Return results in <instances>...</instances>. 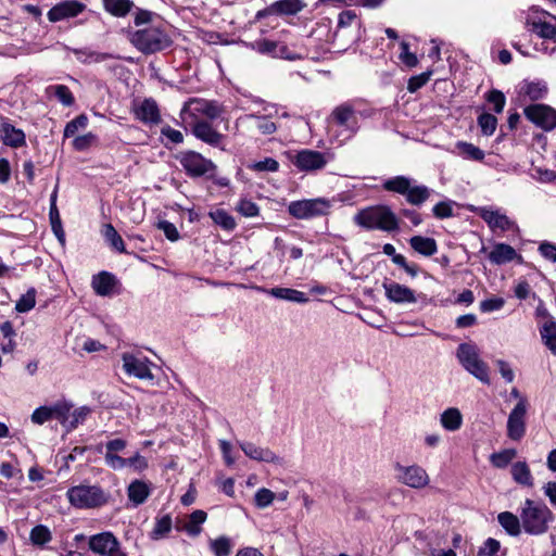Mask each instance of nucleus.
<instances>
[{
    "label": "nucleus",
    "mask_w": 556,
    "mask_h": 556,
    "mask_svg": "<svg viewBox=\"0 0 556 556\" xmlns=\"http://www.w3.org/2000/svg\"><path fill=\"white\" fill-rule=\"evenodd\" d=\"M354 222L365 229L386 232L396 231L400 224L397 216L388 205L365 207L354 216Z\"/></svg>",
    "instance_id": "nucleus-1"
},
{
    "label": "nucleus",
    "mask_w": 556,
    "mask_h": 556,
    "mask_svg": "<svg viewBox=\"0 0 556 556\" xmlns=\"http://www.w3.org/2000/svg\"><path fill=\"white\" fill-rule=\"evenodd\" d=\"M520 520L525 532L540 535L547 531L553 513L545 504L527 498L520 509Z\"/></svg>",
    "instance_id": "nucleus-2"
},
{
    "label": "nucleus",
    "mask_w": 556,
    "mask_h": 556,
    "mask_svg": "<svg viewBox=\"0 0 556 556\" xmlns=\"http://www.w3.org/2000/svg\"><path fill=\"white\" fill-rule=\"evenodd\" d=\"M222 113L223 108L217 102L202 98H191L182 105L180 119L184 125L200 121H213Z\"/></svg>",
    "instance_id": "nucleus-3"
},
{
    "label": "nucleus",
    "mask_w": 556,
    "mask_h": 556,
    "mask_svg": "<svg viewBox=\"0 0 556 556\" xmlns=\"http://www.w3.org/2000/svg\"><path fill=\"white\" fill-rule=\"evenodd\" d=\"M66 495L70 503L77 508H94L106 502L104 492L97 485H76Z\"/></svg>",
    "instance_id": "nucleus-4"
},
{
    "label": "nucleus",
    "mask_w": 556,
    "mask_h": 556,
    "mask_svg": "<svg viewBox=\"0 0 556 556\" xmlns=\"http://www.w3.org/2000/svg\"><path fill=\"white\" fill-rule=\"evenodd\" d=\"M131 42L144 53L161 51L170 45L169 37L157 27H148L136 31Z\"/></svg>",
    "instance_id": "nucleus-5"
},
{
    "label": "nucleus",
    "mask_w": 556,
    "mask_h": 556,
    "mask_svg": "<svg viewBox=\"0 0 556 556\" xmlns=\"http://www.w3.org/2000/svg\"><path fill=\"white\" fill-rule=\"evenodd\" d=\"M332 203L326 198H316L308 200L293 201L288 206L291 216L298 219H309L327 215L330 212Z\"/></svg>",
    "instance_id": "nucleus-6"
},
{
    "label": "nucleus",
    "mask_w": 556,
    "mask_h": 556,
    "mask_svg": "<svg viewBox=\"0 0 556 556\" xmlns=\"http://www.w3.org/2000/svg\"><path fill=\"white\" fill-rule=\"evenodd\" d=\"M395 479L399 483L410 489L422 490L430 485L431 479L428 471L418 464L394 466Z\"/></svg>",
    "instance_id": "nucleus-7"
},
{
    "label": "nucleus",
    "mask_w": 556,
    "mask_h": 556,
    "mask_svg": "<svg viewBox=\"0 0 556 556\" xmlns=\"http://www.w3.org/2000/svg\"><path fill=\"white\" fill-rule=\"evenodd\" d=\"M457 358L466 370L484 383H489L486 364L480 359L478 349L468 343H463L457 349Z\"/></svg>",
    "instance_id": "nucleus-8"
},
{
    "label": "nucleus",
    "mask_w": 556,
    "mask_h": 556,
    "mask_svg": "<svg viewBox=\"0 0 556 556\" xmlns=\"http://www.w3.org/2000/svg\"><path fill=\"white\" fill-rule=\"evenodd\" d=\"M73 404L66 400L56 401L52 405H43L36 408L30 419L35 425H43L45 422L56 419L62 426H67L68 413Z\"/></svg>",
    "instance_id": "nucleus-9"
},
{
    "label": "nucleus",
    "mask_w": 556,
    "mask_h": 556,
    "mask_svg": "<svg viewBox=\"0 0 556 556\" xmlns=\"http://www.w3.org/2000/svg\"><path fill=\"white\" fill-rule=\"evenodd\" d=\"M89 548L101 556H127L112 532H102L89 538Z\"/></svg>",
    "instance_id": "nucleus-10"
},
{
    "label": "nucleus",
    "mask_w": 556,
    "mask_h": 556,
    "mask_svg": "<svg viewBox=\"0 0 556 556\" xmlns=\"http://www.w3.org/2000/svg\"><path fill=\"white\" fill-rule=\"evenodd\" d=\"M177 160L187 174L192 177L205 175L215 168L212 161L203 157L200 153L194 151L181 152L177 155Z\"/></svg>",
    "instance_id": "nucleus-11"
},
{
    "label": "nucleus",
    "mask_w": 556,
    "mask_h": 556,
    "mask_svg": "<svg viewBox=\"0 0 556 556\" xmlns=\"http://www.w3.org/2000/svg\"><path fill=\"white\" fill-rule=\"evenodd\" d=\"M527 409V399L520 397L508 416L507 435L514 441H519L525 435Z\"/></svg>",
    "instance_id": "nucleus-12"
},
{
    "label": "nucleus",
    "mask_w": 556,
    "mask_h": 556,
    "mask_svg": "<svg viewBox=\"0 0 556 556\" xmlns=\"http://www.w3.org/2000/svg\"><path fill=\"white\" fill-rule=\"evenodd\" d=\"M123 369L128 376L136 377L140 380H153L154 376L151 371V363L147 357L138 356L132 353H124L122 355Z\"/></svg>",
    "instance_id": "nucleus-13"
},
{
    "label": "nucleus",
    "mask_w": 556,
    "mask_h": 556,
    "mask_svg": "<svg viewBox=\"0 0 556 556\" xmlns=\"http://www.w3.org/2000/svg\"><path fill=\"white\" fill-rule=\"evenodd\" d=\"M384 295L388 301L394 304H416L418 295L405 285L386 279L382 283Z\"/></svg>",
    "instance_id": "nucleus-14"
},
{
    "label": "nucleus",
    "mask_w": 556,
    "mask_h": 556,
    "mask_svg": "<svg viewBox=\"0 0 556 556\" xmlns=\"http://www.w3.org/2000/svg\"><path fill=\"white\" fill-rule=\"evenodd\" d=\"M526 117L536 126L551 130L556 127V111L545 104H532L525 109Z\"/></svg>",
    "instance_id": "nucleus-15"
},
{
    "label": "nucleus",
    "mask_w": 556,
    "mask_h": 556,
    "mask_svg": "<svg viewBox=\"0 0 556 556\" xmlns=\"http://www.w3.org/2000/svg\"><path fill=\"white\" fill-rule=\"evenodd\" d=\"M86 10V4L77 0H65L53 5L47 16L52 23L78 16Z\"/></svg>",
    "instance_id": "nucleus-16"
},
{
    "label": "nucleus",
    "mask_w": 556,
    "mask_h": 556,
    "mask_svg": "<svg viewBox=\"0 0 556 556\" xmlns=\"http://www.w3.org/2000/svg\"><path fill=\"white\" fill-rule=\"evenodd\" d=\"M239 445L243 453L251 459L276 465H282L283 463V459L268 447L257 446L252 442H241Z\"/></svg>",
    "instance_id": "nucleus-17"
},
{
    "label": "nucleus",
    "mask_w": 556,
    "mask_h": 556,
    "mask_svg": "<svg viewBox=\"0 0 556 556\" xmlns=\"http://www.w3.org/2000/svg\"><path fill=\"white\" fill-rule=\"evenodd\" d=\"M293 164L301 170H316L323 168L327 161L318 151L302 150L294 156Z\"/></svg>",
    "instance_id": "nucleus-18"
},
{
    "label": "nucleus",
    "mask_w": 556,
    "mask_h": 556,
    "mask_svg": "<svg viewBox=\"0 0 556 556\" xmlns=\"http://www.w3.org/2000/svg\"><path fill=\"white\" fill-rule=\"evenodd\" d=\"M185 126L191 127L193 136L207 144L217 146L223 139V135L216 131L208 121L185 124Z\"/></svg>",
    "instance_id": "nucleus-19"
},
{
    "label": "nucleus",
    "mask_w": 556,
    "mask_h": 556,
    "mask_svg": "<svg viewBox=\"0 0 556 556\" xmlns=\"http://www.w3.org/2000/svg\"><path fill=\"white\" fill-rule=\"evenodd\" d=\"M330 119L337 125L345 127L352 134H355L358 129L355 111L349 104H341L337 106L332 111Z\"/></svg>",
    "instance_id": "nucleus-20"
},
{
    "label": "nucleus",
    "mask_w": 556,
    "mask_h": 556,
    "mask_svg": "<svg viewBox=\"0 0 556 556\" xmlns=\"http://www.w3.org/2000/svg\"><path fill=\"white\" fill-rule=\"evenodd\" d=\"M477 214L489 225L492 230L500 229L502 231L510 229L513 226L511 220L498 210L490 207H480Z\"/></svg>",
    "instance_id": "nucleus-21"
},
{
    "label": "nucleus",
    "mask_w": 556,
    "mask_h": 556,
    "mask_svg": "<svg viewBox=\"0 0 556 556\" xmlns=\"http://www.w3.org/2000/svg\"><path fill=\"white\" fill-rule=\"evenodd\" d=\"M0 140L7 146L18 148L25 144V134L22 129L3 122L0 124Z\"/></svg>",
    "instance_id": "nucleus-22"
},
{
    "label": "nucleus",
    "mask_w": 556,
    "mask_h": 556,
    "mask_svg": "<svg viewBox=\"0 0 556 556\" xmlns=\"http://www.w3.org/2000/svg\"><path fill=\"white\" fill-rule=\"evenodd\" d=\"M526 25L529 30L536 34L539 37L552 41H556V25L551 22L543 21L541 18L528 17Z\"/></svg>",
    "instance_id": "nucleus-23"
},
{
    "label": "nucleus",
    "mask_w": 556,
    "mask_h": 556,
    "mask_svg": "<svg viewBox=\"0 0 556 556\" xmlns=\"http://www.w3.org/2000/svg\"><path fill=\"white\" fill-rule=\"evenodd\" d=\"M256 289L260 291H264L267 294H269L276 299L294 302V303L308 302V298L305 295V293L302 291L295 290V289H291V288H271L268 290H265L263 288H256Z\"/></svg>",
    "instance_id": "nucleus-24"
},
{
    "label": "nucleus",
    "mask_w": 556,
    "mask_h": 556,
    "mask_svg": "<svg viewBox=\"0 0 556 556\" xmlns=\"http://www.w3.org/2000/svg\"><path fill=\"white\" fill-rule=\"evenodd\" d=\"M440 425L450 432L457 431L463 426V415L456 407H448L440 415Z\"/></svg>",
    "instance_id": "nucleus-25"
},
{
    "label": "nucleus",
    "mask_w": 556,
    "mask_h": 556,
    "mask_svg": "<svg viewBox=\"0 0 556 556\" xmlns=\"http://www.w3.org/2000/svg\"><path fill=\"white\" fill-rule=\"evenodd\" d=\"M518 257L516 250L505 243H497L489 253V260L496 265L508 263Z\"/></svg>",
    "instance_id": "nucleus-26"
},
{
    "label": "nucleus",
    "mask_w": 556,
    "mask_h": 556,
    "mask_svg": "<svg viewBox=\"0 0 556 556\" xmlns=\"http://www.w3.org/2000/svg\"><path fill=\"white\" fill-rule=\"evenodd\" d=\"M409 244L415 252L424 256H432L438 252V244L433 238L414 236L409 239Z\"/></svg>",
    "instance_id": "nucleus-27"
},
{
    "label": "nucleus",
    "mask_w": 556,
    "mask_h": 556,
    "mask_svg": "<svg viewBox=\"0 0 556 556\" xmlns=\"http://www.w3.org/2000/svg\"><path fill=\"white\" fill-rule=\"evenodd\" d=\"M136 116L144 123H159L160 112L152 100H144L136 110Z\"/></svg>",
    "instance_id": "nucleus-28"
},
{
    "label": "nucleus",
    "mask_w": 556,
    "mask_h": 556,
    "mask_svg": "<svg viewBox=\"0 0 556 556\" xmlns=\"http://www.w3.org/2000/svg\"><path fill=\"white\" fill-rule=\"evenodd\" d=\"M497 520L509 535L517 536L521 533L520 516L518 517L510 511H503L498 514Z\"/></svg>",
    "instance_id": "nucleus-29"
},
{
    "label": "nucleus",
    "mask_w": 556,
    "mask_h": 556,
    "mask_svg": "<svg viewBox=\"0 0 556 556\" xmlns=\"http://www.w3.org/2000/svg\"><path fill=\"white\" fill-rule=\"evenodd\" d=\"M102 4L104 10L115 17L126 16L134 7L131 0H102Z\"/></svg>",
    "instance_id": "nucleus-30"
},
{
    "label": "nucleus",
    "mask_w": 556,
    "mask_h": 556,
    "mask_svg": "<svg viewBox=\"0 0 556 556\" xmlns=\"http://www.w3.org/2000/svg\"><path fill=\"white\" fill-rule=\"evenodd\" d=\"M49 217L51 223V228L56 238L61 243H64L65 241V233L62 227L61 217L59 210L56 207V191H54L51 194V204H50V211H49Z\"/></svg>",
    "instance_id": "nucleus-31"
},
{
    "label": "nucleus",
    "mask_w": 556,
    "mask_h": 556,
    "mask_svg": "<svg viewBox=\"0 0 556 556\" xmlns=\"http://www.w3.org/2000/svg\"><path fill=\"white\" fill-rule=\"evenodd\" d=\"M513 479L525 486L533 485V477L531 470L526 462H517L510 468Z\"/></svg>",
    "instance_id": "nucleus-32"
},
{
    "label": "nucleus",
    "mask_w": 556,
    "mask_h": 556,
    "mask_svg": "<svg viewBox=\"0 0 556 556\" xmlns=\"http://www.w3.org/2000/svg\"><path fill=\"white\" fill-rule=\"evenodd\" d=\"M206 519L207 514L204 510H194L185 522L184 530L191 536H198L202 532L201 526L206 521Z\"/></svg>",
    "instance_id": "nucleus-33"
},
{
    "label": "nucleus",
    "mask_w": 556,
    "mask_h": 556,
    "mask_svg": "<svg viewBox=\"0 0 556 556\" xmlns=\"http://www.w3.org/2000/svg\"><path fill=\"white\" fill-rule=\"evenodd\" d=\"M546 93V85L540 81H526L520 88V96L531 101L543 99Z\"/></svg>",
    "instance_id": "nucleus-34"
},
{
    "label": "nucleus",
    "mask_w": 556,
    "mask_h": 556,
    "mask_svg": "<svg viewBox=\"0 0 556 556\" xmlns=\"http://www.w3.org/2000/svg\"><path fill=\"white\" fill-rule=\"evenodd\" d=\"M115 286L114 277L109 273H101L92 279V288L99 295H109Z\"/></svg>",
    "instance_id": "nucleus-35"
},
{
    "label": "nucleus",
    "mask_w": 556,
    "mask_h": 556,
    "mask_svg": "<svg viewBox=\"0 0 556 556\" xmlns=\"http://www.w3.org/2000/svg\"><path fill=\"white\" fill-rule=\"evenodd\" d=\"M149 493L148 484L140 480L131 482L128 486V497L136 505L142 504L149 496Z\"/></svg>",
    "instance_id": "nucleus-36"
},
{
    "label": "nucleus",
    "mask_w": 556,
    "mask_h": 556,
    "mask_svg": "<svg viewBox=\"0 0 556 556\" xmlns=\"http://www.w3.org/2000/svg\"><path fill=\"white\" fill-rule=\"evenodd\" d=\"M172 518L169 515H164L155 519V525L150 533V538L154 541L166 538L172 531Z\"/></svg>",
    "instance_id": "nucleus-37"
},
{
    "label": "nucleus",
    "mask_w": 556,
    "mask_h": 556,
    "mask_svg": "<svg viewBox=\"0 0 556 556\" xmlns=\"http://www.w3.org/2000/svg\"><path fill=\"white\" fill-rule=\"evenodd\" d=\"M305 8L302 0H279L273 3L277 14L294 15Z\"/></svg>",
    "instance_id": "nucleus-38"
},
{
    "label": "nucleus",
    "mask_w": 556,
    "mask_h": 556,
    "mask_svg": "<svg viewBox=\"0 0 556 556\" xmlns=\"http://www.w3.org/2000/svg\"><path fill=\"white\" fill-rule=\"evenodd\" d=\"M455 148L458 154L466 160L482 161L484 159V152L470 142L458 141Z\"/></svg>",
    "instance_id": "nucleus-39"
},
{
    "label": "nucleus",
    "mask_w": 556,
    "mask_h": 556,
    "mask_svg": "<svg viewBox=\"0 0 556 556\" xmlns=\"http://www.w3.org/2000/svg\"><path fill=\"white\" fill-rule=\"evenodd\" d=\"M410 179L405 176H396L383 182V188L388 191L405 195L410 187Z\"/></svg>",
    "instance_id": "nucleus-40"
},
{
    "label": "nucleus",
    "mask_w": 556,
    "mask_h": 556,
    "mask_svg": "<svg viewBox=\"0 0 556 556\" xmlns=\"http://www.w3.org/2000/svg\"><path fill=\"white\" fill-rule=\"evenodd\" d=\"M541 336L545 345L556 355V323L546 320L542 326Z\"/></svg>",
    "instance_id": "nucleus-41"
},
{
    "label": "nucleus",
    "mask_w": 556,
    "mask_h": 556,
    "mask_svg": "<svg viewBox=\"0 0 556 556\" xmlns=\"http://www.w3.org/2000/svg\"><path fill=\"white\" fill-rule=\"evenodd\" d=\"M406 201L413 205H420L430 197V191L426 186H412L405 194Z\"/></svg>",
    "instance_id": "nucleus-42"
},
{
    "label": "nucleus",
    "mask_w": 556,
    "mask_h": 556,
    "mask_svg": "<svg viewBox=\"0 0 556 556\" xmlns=\"http://www.w3.org/2000/svg\"><path fill=\"white\" fill-rule=\"evenodd\" d=\"M210 217L213 219L215 224L220 226L225 230H233L236 228L235 218L227 213L225 210L217 208L215 211L210 212Z\"/></svg>",
    "instance_id": "nucleus-43"
},
{
    "label": "nucleus",
    "mask_w": 556,
    "mask_h": 556,
    "mask_svg": "<svg viewBox=\"0 0 556 556\" xmlns=\"http://www.w3.org/2000/svg\"><path fill=\"white\" fill-rule=\"evenodd\" d=\"M517 455L515 448H506L500 452L493 453L490 456V462L495 468H505Z\"/></svg>",
    "instance_id": "nucleus-44"
},
{
    "label": "nucleus",
    "mask_w": 556,
    "mask_h": 556,
    "mask_svg": "<svg viewBox=\"0 0 556 556\" xmlns=\"http://www.w3.org/2000/svg\"><path fill=\"white\" fill-rule=\"evenodd\" d=\"M88 117L85 114H80L71 122H68L64 129V137H76L78 131L85 130L88 127Z\"/></svg>",
    "instance_id": "nucleus-45"
},
{
    "label": "nucleus",
    "mask_w": 556,
    "mask_h": 556,
    "mask_svg": "<svg viewBox=\"0 0 556 556\" xmlns=\"http://www.w3.org/2000/svg\"><path fill=\"white\" fill-rule=\"evenodd\" d=\"M210 547L215 556H229L232 544L229 538L218 536L210 541Z\"/></svg>",
    "instance_id": "nucleus-46"
},
{
    "label": "nucleus",
    "mask_w": 556,
    "mask_h": 556,
    "mask_svg": "<svg viewBox=\"0 0 556 556\" xmlns=\"http://www.w3.org/2000/svg\"><path fill=\"white\" fill-rule=\"evenodd\" d=\"M247 119H255L256 121V127L258 128V130L263 135H271L277 129L275 123H273L271 121H269V119H267L265 117L256 115V114H250V115H245L244 117H240L238 119V122H244Z\"/></svg>",
    "instance_id": "nucleus-47"
},
{
    "label": "nucleus",
    "mask_w": 556,
    "mask_h": 556,
    "mask_svg": "<svg viewBox=\"0 0 556 556\" xmlns=\"http://www.w3.org/2000/svg\"><path fill=\"white\" fill-rule=\"evenodd\" d=\"M103 236L113 249L118 252H125L124 241L111 224L104 225Z\"/></svg>",
    "instance_id": "nucleus-48"
},
{
    "label": "nucleus",
    "mask_w": 556,
    "mask_h": 556,
    "mask_svg": "<svg viewBox=\"0 0 556 556\" xmlns=\"http://www.w3.org/2000/svg\"><path fill=\"white\" fill-rule=\"evenodd\" d=\"M29 539L35 545H43L51 541V532L48 527L39 525L31 529Z\"/></svg>",
    "instance_id": "nucleus-49"
},
{
    "label": "nucleus",
    "mask_w": 556,
    "mask_h": 556,
    "mask_svg": "<svg viewBox=\"0 0 556 556\" xmlns=\"http://www.w3.org/2000/svg\"><path fill=\"white\" fill-rule=\"evenodd\" d=\"M98 137L92 132H87L80 136H76L73 139L72 146L77 151H85L90 147L97 144Z\"/></svg>",
    "instance_id": "nucleus-50"
},
{
    "label": "nucleus",
    "mask_w": 556,
    "mask_h": 556,
    "mask_svg": "<svg viewBox=\"0 0 556 556\" xmlns=\"http://www.w3.org/2000/svg\"><path fill=\"white\" fill-rule=\"evenodd\" d=\"M276 494L266 488H261L254 495V504L256 507L263 509L271 505L275 501Z\"/></svg>",
    "instance_id": "nucleus-51"
},
{
    "label": "nucleus",
    "mask_w": 556,
    "mask_h": 556,
    "mask_svg": "<svg viewBox=\"0 0 556 556\" xmlns=\"http://www.w3.org/2000/svg\"><path fill=\"white\" fill-rule=\"evenodd\" d=\"M478 124L483 135L491 136L494 134L496 129L497 119L494 115L490 113H483L479 116Z\"/></svg>",
    "instance_id": "nucleus-52"
},
{
    "label": "nucleus",
    "mask_w": 556,
    "mask_h": 556,
    "mask_svg": "<svg viewBox=\"0 0 556 556\" xmlns=\"http://www.w3.org/2000/svg\"><path fill=\"white\" fill-rule=\"evenodd\" d=\"M35 304H36V291H35V289H29L16 302L15 309L18 313H26V312L30 311L35 306Z\"/></svg>",
    "instance_id": "nucleus-53"
},
{
    "label": "nucleus",
    "mask_w": 556,
    "mask_h": 556,
    "mask_svg": "<svg viewBox=\"0 0 556 556\" xmlns=\"http://www.w3.org/2000/svg\"><path fill=\"white\" fill-rule=\"evenodd\" d=\"M49 91H53L58 100L65 106H70L74 103V97L70 90V88L65 85H56L51 86L48 89Z\"/></svg>",
    "instance_id": "nucleus-54"
},
{
    "label": "nucleus",
    "mask_w": 556,
    "mask_h": 556,
    "mask_svg": "<svg viewBox=\"0 0 556 556\" xmlns=\"http://www.w3.org/2000/svg\"><path fill=\"white\" fill-rule=\"evenodd\" d=\"M89 414L90 409L86 406L79 407L75 409L73 413L70 412L67 426L65 427L70 430L75 429L79 424H81L87 418Z\"/></svg>",
    "instance_id": "nucleus-55"
},
{
    "label": "nucleus",
    "mask_w": 556,
    "mask_h": 556,
    "mask_svg": "<svg viewBox=\"0 0 556 556\" xmlns=\"http://www.w3.org/2000/svg\"><path fill=\"white\" fill-rule=\"evenodd\" d=\"M248 167L254 172H277L279 164L275 159L266 157L263 161L250 164Z\"/></svg>",
    "instance_id": "nucleus-56"
},
{
    "label": "nucleus",
    "mask_w": 556,
    "mask_h": 556,
    "mask_svg": "<svg viewBox=\"0 0 556 556\" xmlns=\"http://www.w3.org/2000/svg\"><path fill=\"white\" fill-rule=\"evenodd\" d=\"M236 210L245 217H254L260 213L258 206L249 200L242 199L236 206Z\"/></svg>",
    "instance_id": "nucleus-57"
},
{
    "label": "nucleus",
    "mask_w": 556,
    "mask_h": 556,
    "mask_svg": "<svg viewBox=\"0 0 556 556\" xmlns=\"http://www.w3.org/2000/svg\"><path fill=\"white\" fill-rule=\"evenodd\" d=\"M486 100L493 105L496 113H502L506 103L505 96L500 90H492L488 93Z\"/></svg>",
    "instance_id": "nucleus-58"
},
{
    "label": "nucleus",
    "mask_w": 556,
    "mask_h": 556,
    "mask_svg": "<svg viewBox=\"0 0 556 556\" xmlns=\"http://www.w3.org/2000/svg\"><path fill=\"white\" fill-rule=\"evenodd\" d=\"M126 467H130L136 472H141L148 468V460L144 456L139 453L135 454L132 457L126 458Z\"/></svg>",
    "instance_id": "nucleus-59"
},
{
    "label": "nucleus",
    "mask_w": 556,
    "mask_h": 556,
    "mask_svg": "<svg viewBox=\"0 0 556 556\" xmlns=\"http://www.w3.org/2000/svg\"><path fill=\"white\" fill-rule=\"evenodd\" d=\"M104 459L105 464L114 470H121L126 467V458L118 456L117 453L105 451Z\"/></svg>",
    "instance_id": "nucleus-60"
},
{
    "label": "nucleus",
    "mask_w": 556,
    "mask_h": 556,
    "mask_svg": "<svg viewBox=\"0 0 556 556\" xmlns=\"http://www.w3.org/2000/svg\"><path fill=\"white\" fill-rule=\"evenodd\" d=\"M504 304L505 300L503 298H490L480 303V309L483 313H490L501 309Z\"/></svg>",
    "instance_id": "nucleus-61"
},
{
    "label": "nucleus",
    "mask_w": 556,
    "mask_h": 556,
    "mask_svg": "<svg viewBox=\"0 0 556 556\" xmlns=\"http://www.w3.org/2000/svg\"><path fill=\"white\" fill-rule=\"evenodd\" d=\"M157 228L164 232L168 240L174 242L179 239V232L174 224L167 220H161L157 223Z\"/></svg>",
    "instance_id": "nucleus-62"
},
{
    "label": "nucleus",
    "mask_w": 556,
    "mask_h": 556,
    "mask_svg": "<svg viewBox=\"0 0 556 556\" xmlns=\"http://www.w3.org/2000/svg\"><path fill=\"white\" fill-rule=\"evenodd\" d=\"M431 73H421L420 75L414 76L409 78L407 89L409 92H415L422 86L427 84V81L430 79Z\"/></svg>",
    "instance_id": "nucleus-63"
},
{
    "label": "nucleus",
    "mask_w": 556,
    "mask_h": 556,
    "mask_svg": "<svg viewBox=\"0 0 556 556\" xmlns=\"http://www.w3.org/2000/svg\"><path fill=\"white\" fill-rule=\"evenodd\" d=\"M541 255L551 261L556 262V245L551 242H542L539 247Z\"/></svg>",
    "instance_id": "nucleus-64"
}]
</instances>
